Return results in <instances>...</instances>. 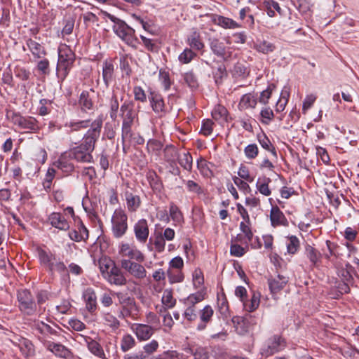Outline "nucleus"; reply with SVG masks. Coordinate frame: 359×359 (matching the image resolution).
<instances>
[{
    "label": "nucleus",
    "mask_w": 359,
    "mask_h": 359,
    "mask_svg": "<svg viewBox=\"0 0 359 359\" xmlns=\"http://www.w3.org/2000/svg\"><path fill=\"white\" fill-rule=\"evenodd\" d=\"M103 14L114 23L112 27L114 33L128 46L134 49H137L140 41L135 36V29L128 26L123 20L106 11L103 12Z\"/></svg>",
    "instance_id": "obj_1"
},
{
    "label": "nucleus",
    "mask_w": 359,
    "mask_h": 359,
    "mask_svg": "<svg viewBox=\"0 0 359 359\" xmlns=\"http://www.w3.org/2000/svg\"><path fill=\"white\" fill-rule=\"evenodd\" d=\"M187 308L183 313L184 318L188 322L195 321L198 316L199 317V322L197 325L196 329L198 331L204 330L208 324L212 320L214 315V310L210 305L205 306L202 309L198 310L196 306L186 305Z\"/></svg>",
    "instance_id": "obj_2"
},
{
    "label": "nucleus",
    "mask_w": 359,
    "mask_h": 359,
    "mask_svg": "<svg viewBox=\"0 0 359 359\" xmlns=\"http://www.w3.org/2000/svg\"><path fill=\"white\" fill-rule=\"evenodd\" d=\"M75 61V53L69 46L61 44L58 48V60L57 74L58 78L64 80L68 75Z\"/></svg>",
    "instance_id": "obj_3"
},
{
    "label": "nucleus",
    "mask_w": 359,
    "mask_h": 359,
    "mask_svg": "<svg viewBox=\"0 0 359 359\" xmlns=\"http://www.w3.org/2000/svg\"><path fill=\"white\" fill-rule=\"evenodd\" d=\"M121 116L123 119L121 127L122 142L130 141L133 137L132 126L134 124L135 119L137 117L136 112L133 110V106L130 103L124 102L121 106Z\"/></svg>",
    "instance_id": "obj_4"
},
{
    "label": "nucleus",
    "mask_w": 359,
    "mask_h": 359,
    "mask_svg": "<svg viewBox=\"0 0 359 359\" xmlns=\"http://www.w3.org/2000/svg\"><path fill=\"white\" fill-rule=\"evenodd\" d=\"M17 301L18 309L25 316H34L37 312L35 297L27 289L17 290Z\"/></svg>",
    "instance_id": "obj_5"
},
{
    "label": "nucleus",
    "mask_w": 359,
    "mask_h": 359,
    "mask_svg": "<svg viewBox=\"0 0 359 359\" xmlns=\"http://www.w3.org/2000/svg\"><path fill=\"white\" fill-rule=\"evenodd\" d=\"M102 125L103 116H99L91 123L90 128L84 134L80 144L93 152L96 142L100 136Z\"/></svg>",
    "instance_id": "obj_6"
},
{
    "label": "nucleus",
    "mask_w": 359,
    "mask_h": 359,
    "mask_svg": "<svg viewBox=\"0 0 359 359\" xmlns=\"http://www.w3.org/2000/svg\"><path fill=\"white\" fill-rule=\"evenodd\" d=\"M287 342L285 338L280 334H273L265 341L260 349L262 356L268 358L285 348Z\"/></svg>",
    "instance_id": "obj_7"
},
{
    "label": "nucleus",
    "mask_w": 359,
    "mask_h": 359,
    "mask_svg": "<svg viewBox=\"0 0 359 359\" xmlns=\"http://www.w3.org/2000/svg\"><path fill=\"white\" fill-rule=\"evenodd\" d=\"M128 230V216L121 209H116L111 217V231L114 236L120 238Z\"/></svg>",
    "instance_id": "obj_8"
},
{
    "label": "nucleus",
    "mask_w": 359,
    "mask_h": 359,
    "mask_svg": "<svg viewBox=\"0 0 359 359\" xmlns=\"http://www.w3.org/2000/svg\"><path fill=\"white\" fill-rule=\"evenodd\" d=\"M118 253L121 259L144 262L145 255L135 245L128 243H121L118 245Z\"/></svg>",
    "instance_id": "obj_9"
},
{
    "label": "nucleus",
    "mask_w": 359,
    "mask_h": 359,
    "mask_svg": "<svg viewBox=\"0 0 359 359\" xmlns=\"http://www.w3.org/2000/svg\"><path fill=\"white\" fill-rule=\"evenodd\" d=\"M142 262L121 259V267L136 279L142 280L147 277L145 267L141 264Z\"/></svg>",
    "instance_id": "obj_10"
},
{
    "label": "nucleus",
    "mask_w": 359,
    "mask_h": 359,
    "mask_svg": "<svg viewBox=\"0 0 359 359\" xmlns=\"http://www.w3.org/2000/svg\"><path fill=\"white\" fill-rule=\"evenodd\" d=\"M74 161L81 163H91L93 162V152L79 144L67 150Z\"/></svg>",
    "instance_id": "obj_11"
},
{
    "label": "nucleus",
    "mask_w": 359,
    "mask_h": 359,
    "mask_svg": "<svg viewBox=\"0 0 359 359\" xmlns=\"http://www.w3.org/2000/svg\"><path fill=\"white\" fill-rule=\"evenodd\" d=\"M131 328L141 341L149 339L155 332V328L148 324L135 323Z\"/></svg>",
    "instance_id": "obj_12"
},
{
    "label": "nucleus",
    "mask_w": 359,
    "mask_h": 359,
    "mask_svg": "<svg viewBox=\"0 0 359 359\" xmlns=\"http://www.w3.org/2000/svg\"><path fill=\"white\" fill-rule=\"evenodd\" d=\"M43 345L47 350L53 353L56 357L67 359L72 355L70 350L61 344L45 341Z\"/></svg>",
    "instance_id": "obj_13"
},
{
    "label": "nucleus",
    "mask_w": 359,
    "mask_h": 359,
    "mask_svg": "<svg viewBox=\"0 0 359 359\" xmlns=\"http://www.w3.org/2000/svg\"><path fill=\"white\" fill-rule=\"evenodd\" d=\"M73 160L69 153L66 151L60 156L57 161L55 163V165L63 172L69 175L72 173L75 168L74 164L72 162Z\"/></svg>",
    "instance_id": "obj_14"
},
{
    "label": "nucleus",
    "mask_w": 359,
    "mask_h": 359,
    "mask_svg": "<svg viewBox=\"0 0 359 359\" xmlns=\"http://www.w3.org/2000/svg\"><path fill=\"white\" fill-rule=\"evenodd\" d=\"M134 232L137 240L144 243L149 234L147 221L145 219L138 220L134 225Z\"/></svg>",
    "instance_id": "obj_15"
},
{
    "label": "nucleus",
    "mask_w": 359,
    "mask_h": 359,
    "mask_svg": "<svg viewBox=\"0 0 359 359\" xmlns=\"http://www.w3.org/2000/svg\"><path fill=\"white\" fill-rule=\"evenodd\" d=\"M149 100L154 111L156 114H165L166 107L162 95L155 91H151L149 95Z\"/></svg>",
    "instance_id": "obj_16"
},
{
    "label": "nucleus",
    "mask_w": 359,
    "mask_h": 359,
    "mask_svg": "<svg viewBox=\"0 0 359 359\" xmlns=\"http://www.w3.org/2000/svg\"><path fill=\"white\" fill-rule=\"evenodd\" d=\"M211 20L215 25L224 29H238L242 27L241 25L233 19L219 15L212 14Z\"/></svg>",
    "instance_id": "obj_17"
},
{
    "label": "nucleus",
    "mask_w": 359,
    "mask_h": 359,
    "mask_svg": "<svg viewBox=\"0 0 359 359\" xmlns=\"http://www.w3.org/2000/svg\"><path fill=\"white\" fill-rule=\"evenodd\" d=\"M304 254L310 262L311 267L318 268L320 266L322 262L323 255L318 250L307 244L305 246Z\"/></svg>",
    "instance_id": "obj_18"
},
{
    "label": "nucleus",
    "mask_w": 359,
    "mask_h": 359,
    "mask_svg": "<svg viewBox=\"0 0 359 359\" xmlns=\"http://www.w3.org/2000/svg\"><path fill=\"white\" fill-rule=\"evenodd\" d=\"M105 279L111 285L118 286H123L126 285L127 280L121 269L118 266H114L111 268L108 276H106Z\"/></svg>",
    "instance_id": "obj_19"
},
{
    "label": "nucleus",
    "mask_w": 359,
    "mask_h": 359,
    "mask_svg": "<svg viewBox=\"0 0 359 359\" xmlns=\"http://www.w3.org/2000/svg\"><path fill=\"white\" fill-rule=\"evenodd\" d=\"M288 282V278L283 275H277L274 278L268 280V284L271 293L276 295L280 292Z\"/></svg>",
    "instance_id": "obj_20"
},
{
    "label": "nucleus",
    "mask_w": 359,
    "mask_h": 359,
    "mask_svg": "<svg viewBox=\"0 0 359 359\" xmlns=\"http://www.w3.org/2000/svg\"><path fill=\"white\" fill-rule=\"evenodd\" d=\"M270 219L271 225L273 227L278 226H287L289 224L287 218L280 208L276 205L273 206L271 209Z\"/></svg>",
    "instance_id": "obj_21"
},
{
    "label": "nucleus",
    "mask_w": 359,
    "mask_h": 359,
    "mask_svg": "<svg viewBox=\"0 0 359 359\" xmlns=\"http://www.w3.org/2000/svg\"><path fill=\"white\" fill-rule=\"evenodd\" d=\"M48 222L52 226L62 231H67L69 224L65 217L60 212H53L48 216Z\"/></svg>",
    "instance_id": "obj_22"
},
{
    "label": "nucleus",
    "mask_w": 359,
    "mask_h": 359,
    "mask_svg": "<svg viewBox=\"0 0 359 359\" xmlns=\"http://www.w3.org/2000/svg\"><path fill=\"white\" fill-rule=\"evenodd\" d=\"M37 253L40 264L48 271L50 268L51 269L53 262L56 261L55 255L42 248H38Z\"/></svg>",
    "instance_id": "obj_23"
},
{
    "label": "nucleus",
    "mask_w": 359,
    "mask_h": 359,
    "mask_svg": "<svg viewBox=\"0 0 359 359\" xmlns=\"http://www.w3.org/2000/svg\"><path fill=\"white\" fill-rule=\"evenodd\" d=\"M170 218L172 220L175 226H182L184 223L183 214L174 203H170L169 216L166 215V221L169 222Z\"/></svg>",
    "instance_id": "obj_24"
},
{
    "label": "nucleus",
    "mask_w": 359,
    "mask_h": 359,
    "mask_svg": "<svg viewBox=\"0 0 359 359\" xmlns=\"http://www.w3.org/2000/svg\"><path fill=\"white\" fill-rule=\"evenodd\" d=\"M83 297L86 302V308L90 313H93L97 309V297L93 288L88 287L83 292Z\"/></svg>",
    "instance_id": "obj_25"
},
{
    "label": "nucleus",
    "mask_w": 359,
    "mask_h": 359,
    "mask_svg": "<svg viewBox=\"0 0 359 359\" xmlns=\"http://www.w3.org/2000/svg\"><path fill=\"white\" fill-rule=\"evenodd\" d=\"M114 65L111 60H105L102 65V76L103 81L107 87L112 81L114 76Z\"/></svg>",
    "instance_id": "obj_26"
},
{
    "label": "nucleus",
    "mask_w": 359,
    "mask_h": 359,
    "mask_svg": "<svg viewBox=\"0 0 359 359\" xmlns=\"http://www.w3.org/2000/svg\"><path fill=\"white\" fill-rule=\"evenodd\" d=\"M80 336L84 339V341L87 344L88 348L91 353L100 358H105L104 350L101 345L97 341L93 340L90 337L83 336L81 334Z\"/></svg>",
    "instance_id": "obj_27"
},
{
    "label": "nucleus",
    "mask_w": 359,
    "mask_h": 359,
    "mask_svg": "<svg viewBox=\"0 0 359 359\" xmlns=\"http://www.w3.org/2000/svg\"><path fill=\"white\" fill-rule=\"evenodd\" d=\"M26 45L35 58H42L46 55L45 48L41 43L32 39H28L26 41Z\"/></svg>",
    "instance_id": "obj_28"
},
{
    "label": "nucleus",
    "mask_w": 359,
    "mask_h": 359,
    "mask_svg": "<svg viewBox=\"0 0 359 359\" xmlns=\"http://www.w3.org/2000/svg\"><path fill=\"white\" fill-rule=\"evenodd\" d=\"M257 103V97L252 93L243 95L238 104L240 110H245L249 108H255Z\"/></svg>",
    "instance_id": "obj_29"
},
{
    "label": "nucleus",
    "mask_w": 359,
    "mask_h": 359,
    "mask_svg": "<svg viewBox=\"0 0 359 359\" xmlns=\"http://www.w3.org/2000/svg\"><path fill=\"white\" fill-rule=\"evenodd\" d=\"M125 197L126 201V205L128 210L130 212H135L141 205L140 197L137 195H135L130 191L125 193Z\"/></svg>",
    "instance_id": "obj_30"
},
{
    "label": "nucleus",
    "mask_w": 359,
    "mask_h": 359,
    "mask_svg": "<svg viewBox=\"0 0 359 359\" xmlns=\"http://www.w3.org/2000/svg\"><path fill=\"white\" fill-rule=\"evenodd\" d=\"M98 266L102 276L105 278L111 271V268L116 266V264L111 259L103 256L98 259Z\"/></svg>",
    "instance_id": "obj_31"
},
{
    "label": "nucleus",
    "mask_w": 359,
    "mask_h": 359,
    "mask_svg": "<svg viewBox=\"0 0 359 359\" xmlns=\"http://www.w3.org/2000/svg\"><path fill=\"white\" fill-rule=\"evenodd\" d=\"M69 236L71 240L80 242L85 241L88 238V231L86 227L81 224L78 226V229H74L69 232Z\"/></svg>",
    "instance_id": "obj_32"
},
{
    "label": "nucleus",
    "mask_w": 359,
    "mask_h": 359,
    "mask_svg": "<svg viewBox=\"0 0 359 359\" xmlns=\"http://www.w3.org/2000/svg\"><path fill=\"white\" fill-rule=\"evenodd\" d=\"M137 311V306L134 299L128 300V302L121 305L119 317L126 318L134 315Z\"/></svg>",
    "instance_id": "obj_33"
},
{
    "label": "nucleus",
    "mask_w": 359,
    "mask_h": 359,
    "mask_svg": "<svg viewBox=\"0 0 359 359\" xmlns=\"http://www.w3.org/2000/svg\"><path fill=\"white\" fill-rule=\"evenodd\" d=\"M257 140L263 149L270 151L275 158H277V152L276 149L266 134H258Z\"/></svg>",
    "instance_id": "obj_34"
},
{
    "label": "nucleus",
    "mask_w": 359,
    "mask_h": 359,
    "mask_svg": "<svg viewBox=\"0 0 359 359\" xmlns=\"http://www.w3.org/2000/svg\"><path fill=\"white\" fill-rule=\"evenodd\" d=\"M229 112L227 109L221 104H217L212 111V116L216 121H228Z\"/></svg>",
    "instance_id": "obj_35"
},
{
    "label": "nucleus",
    "mask_w": 359,
    "mask_h": 359,
    "mask_svg": "<svg viewBox=\"0 0 359 359\" xmlns=\"http://www.w3.org/2000/svg\"><path fill=\"white\" fill-rule=\"evenodd\" d=\"M179 164L186 170L191 171L192 169L193 158L189 152H184L177 155Z\"/></svg>",
    "instance_id": "obj_36"
},
{
    "label": "nucleus",
    "mask_w": 359,
    "mask_h": 359,
    "mask_svg": "<svg viewBox=\"0 0 359 359\" xmlns=\"http://www.w3.org/2000/svg\"><path fill=\"white\" fill-rule=\"evenodd\" d=\"M270 182L271 179L269 177H264L262 178H258L256 183V187L260 194L266 196L271 195V191L269 187V184Z\"/></svg>",
    "instance_id": "obj_37"
},
{
    "label": "nucleus",
    "mask_w": 359,
    "mask_h": 359,
    "mask_svg": "<svg viewBox=\"0 0 359 359\" xmlns=\"http://www.w3.org/2000/svg\"><path fill=\"white\" fill-rule=\"evenodd\" d=\"M91 123L92 122H90V119L81 120L78 121H70L65 124V127L69 128V133H72L79 131L81 129H86L89 126L90 127Z\"/></svg>",
    "instance_id": "obj_38"
},
{
    "label": "nucleus",
    "mask_w": 359,
    "mask_h": 359,
    "mask_svg": "<svg viewBox=\"0 0 359 359\" xmlns=\"http://www.w3.org/2000/svg\"><path fill=\"white\" fill-rule=\"evenodd\" d=\"M140 41L139 44H142L147 50L149 52H157L158 51V46H157V40L154 39H151L147 36L141 34L140 36Z\"/></svg>",
    "instance_id": "obj_39"
},
{
    "label": "nucleus",
    "mask_w": 359,
    "mask_h": 359,
    "mask_svg": "<svg viewBox=\"0 0 359 359\" xmlns=\"http://www.w3.org/2000/svg\"><path fill=\"white\" fill-rule=\"evenodd\" d=\"M79 104L82 110L86 111L92 109L93 107V102L90 97V93L87 90H83L79 97Z\"/></svg>",
    "instance_id": "obj_40"
},
{
    "label": "nucleus",
    "mask_w": 359,
    "mask_h": 359,
    "mask_svg": "<svg viewBox=\"0 0 359 359\" xmlns=\"http://www.w3.org/2000/svg\"><path fill=\"white\" fill-rule=\"evenodd\" d=\"M163 147L162 142L155 139H150L147 144L148 152L156 156H160Z\"/></svg>",
    "instance_id": "obj_41"
},
{
    "label": "nucleus",
    "mask_w": 359,
    "mask_h": 359,
    "mask_svg": "<svg viewBox=\"0 0 359 359\" xmlns=\"http://www.w3.org/2000/svg\"><path fill=\"white\" fill-rule=\"evenodd\" d=\"M351 269V265L348 263L346 264V268L337 270V276L341 279V283H353V278L350 271Z\"/></svg>",
    "instance_id": "obj_42"
},
{
    "label": "nucleus",
    "mask_w": 359,
    "mask_h": 359,
    "mask_svg": "<svg viewBox=\"0 0 359 359\" xmlns=\"http://www.w3.org/2000/svg\"><path fill=\"white\" fill-rule=\"evenodd\" d=\"M286 245L287 253L294 255L300 248V241L296 236H291L287 237Z\"/></svg>",
    "instance_id": "obj_43"
},
{
    "label": "nucleus",
    "mask_w": 359,
    "mask_h": 359,
    "mask_svg": "<svg viewBox=\"0 0 359 359\" xmlns=\"http://www.w3.org/2000/svg\"><path fill=\"white\" fill-rule=\"evenodd\" d=\"M210 49L216 55L219 57L224 56L226 49L224 43L217 39H212L210 43Z\"/></svg>",
    "instance_id": "obj_44"
},
{
    "label": "nucleus",
    "mask_w": 359,
    "mask_h": 359,
    "mask_svg": "<svg viewBox=\"0 0 359 359\" xmlns=\"http://www.w3.org/2000/svg\"><path fill=\"white\" fill-rule=\"evenodd\" d=\"M188 44L193 48L200 50L204 47L199 33L194 32L187 39Z\"/></svg>",
    "instance_id": "obj_45"
},
{
    "label": "nucleus",
    "mask_w": 359,
    "mask_h": 359,
    "mask_svg": "<svg viewBox=\"0 0 359 359\" xmlns=\"http://www.w3.org/2000/svg\"><path fill=\"white\" fill-rule=\"evenodd\" d=\"M255 48L259 53L269 54L275 50L276 46L271 42L262 41H258L255 44Z\"/></svg>",
    "instance_id": "obj_46"
},
{
    "label": "nucleus",
    "mask_w": 359,
    "mask_h": 359,
    "mask_svg": "<svg viewBox=\"0 0 359 359\" xmlns=\"http://www.w3.org/2000/svg\"><path fill=\"white\" fill-rule=\"evenodd\" d=\"M20 128L36 131L39 129V126L35 118L32 116H24Z\"/></svg>",
    "instance_id": "obj_47"
},
{
    "label": "nucleus",
    "mask_w": 359,
    "mask_h": 359,
    "mask_svg": "<svg viewBox=\"0 0 359 359\" xmlns=\"http://www.w3.org/2000/svg\"><path fill=\"white\" fill-rule=\"evenodd\" d=\"M109 116L112 120H115L117 117V113L119 108V103L118 101L117 95L113 93L109 101Z\"/></svg>",
    "instance_id": "obj_48"
},
{
    "label": "nucleus",
    "mask_w": 359,
    "mask_h": 359,
    "mask_svg": "<svg viewBox=\"0 0 359 359\" xmlns=\"http://www.w3.org/2000/svg\"><path fill=\"white\" fill-rule=\"evenodd\" d=\"M19 346L22 354L25 357L28 358L34 355V345L30 341L27 339H23L22 341H20Z\"/></svg>",
    "instance_id": "obj_49"
},
{
    "label": "nucleus",
    "mask_w": 359,
    "mask_h": 359,
    "mask_svg": "<svg viewBox=\"0 0 359 359\" xmlns=\"http://www.w3.org/2000/svg\"><path fill=\"white\" fill-rule=\"evenodd\" d=\"M34 327L35 330H36L41 334H43V335H48V334L55 335L57 334L56 330L53 329L49 325H48L42 321L35 322Z\"/></svg>",
    "instance_id": "obj_50"
},
{
    "label": "nucleus",
    "mask_w": 359,
    "mask_h": 359,
    "mask_svg": "<svg viewBox=\"0 0 359 359\" xmlns=\"http://www.w3.org/2000/svg\"><path fill=\"white\" fill-rule=\"evenodd\" d=\"M136 344L134 337L130 334H125L121 341V349L123 352H127Z\"/></svg>",
    "instance_id": "obj_51"
},
{
    "label": "nucleus",
    "mask_w": 359,
    "mask_h": 359,
    "mask_svg": "<svg viewBox=\"0 0 359 359\" xmlns=\"http://www.w3.org/2000/svg\"><path fill=\"white\" fill-rule=\"evenodd\" d=\"M158 346L159 344L156 340H151L149 343L146 344L143 346L142 352L144 353V355L147 356V359H154L152 355L157 351Z\"/></svg>",
    "instance_id": "obj_52"
},
{
    "label": "nucleus",
    "mask_w": 359,
    "mask_h": 359,
    "mask_svg": "<svg viewBox=\"0 0 359 359\" xmlns=\"http://www.w3.org/2000/svg\"><path fill=\"white\" fill-rule=\"evenodd\" d=\"M167 275L171 284L181 283L184 278L182 270L168 269Z\"/></svg>",
    "instance_id": "obj_53"
},
{
    "label": "nucleus",
    "mask_w": 359,
    "mask_h": 359,
    "mask_svg": "<svg viewBox=\"0 0 359 359\" xmlns=\"http://www.w3.org/2000/svg\"><path fill=\"white\" fill-rule=\"evenodd\" d=\"M102 318L104 320V323L112 328L113 330H116L120 326L119 320L110 313H103Z\"/></svg>",
    "instance_id": "obj_54"
},
{
    "label": "nucleus",
    "mask_w": 359,
    "mask_h": 359,
    "mask_svg": "<svg viewBox=\"0 0 359 359\" xmlns=\"http://www.w3.org/2000/svg\"><path fill=\"white\" fill-rule=\"evenodd\" d=\"M150 243L153 242L156 250L161 253L164 251L165 246V240L161 233L154 234V238L149 239Z\"/></svg>",
    "instance_id": "obj_55"
},
{
    "label": "nucleus",
    "mask_w": 359,
    "mask_h": 359,
    "mask_svg": "<svg viewBox=\"0 0 359 359\" xmlns=\"http://www.w3.org/2000/svg\"><path fill=\"white\" fill-rule=\"evenodd\" d=\"M205 299V295L203 292H198L191 294L184 300L185 305L196 306V304L202 302Z\"/></svg>",
    "instance_id": "obj_56"
},
{
    "label": "nucleus",
    "mask_w": 359,
    "mask_h": 359,
    "mask_svg": "<svg viewBox=\"0 0 359 359\" xmlns=\"http://www.w3.org/2000/svg\"><path fill=\"white\" fill-rule=\"evenodd\" d=\"M162 303L166 307L171 309L176 304V299L173 297L172 292L170 290H165L162 297Z\"/></svg>",
    "instance_id": "obj_57"
},
{
    "label": "nucleus",
    "mask_w": 359,
    "mask_h": 359,
    "mask_svg": "<svg viewBox=\"0 0 359 359\" xmlns=\"http://www.w3.org/2000/svg\"><path fill=\"white\" fill-rule=\"evenodd\" d=\"M196 54L190 48H185L184 51L180 54L178 60L182 64L189 63L195 57Z\"/></svg>",
    "instance_id": "obj_58"
},
{
    "label": "nucleus",
    "mask_w": 359,
    "mask_h": 359,
    "mask_svg": "<svg viewBox=\"0 0 359 359\" xmlns=\"http://www.w3.org/2000/svg\"><path fill=\"white\" fill-rule=\"evenodd\" d=\"M55 271L61 274H67L68 270L62 261L56 259V261L53 262L51 269H48V272L51 274H53Z\"/></svg>",
    "instance_id": "obj_59"
},
{
    "label": "nucleus",
    "mask_w": 359,
    "mask_h": 359,
    "mask_svg": "<svg viewBox=\"0 0 359 359\" xmlns=\"http://www.w3.org/2000/svg\"><path fill=\"white\" fill-rule=\"evenodd\" d=\"M245 157L249 160L255 159L259 154V149L256 144H250L244 149Z\"/></svg>",
    "instance_id": "obj_60"
},
{
    "label": "nucleus",
    "mask_w": 359,
    "mask_h": 359,
    "mask_svg": "<svg viewBox=\"0 0 359 359\" xmlns=\"http://www.w3.org/2000/svg\"><path fill=\"white\" fill-rule=\"evenodd\" d=\"M259 305V297L255 294L251 297L250 303L246 300L243 304L244 309L248 312H252L256 310Z\"/></svg>",
    "instance_id": "obj_61"
},
{
    "label": "nucleus",
    "mask_w": 359,
    "mask_h": 359,
    "mask_svg": "<svg viewBox=\"0 0 359 359\" xmlns=\"http://www.w3.org/2000/svg\"><path fill=\"white\" fill-rule=\"evenodd\" d=\"M245 247H242L238 244H231L230 247V254L232 256L240 257L245 254L248 249V244Z\"/></svg>",
    "instance_id": "obj_62"
},
{
    "label": "nucleus",
    "mask_w": 359,
    "mask_h": 359,
    "mask_svg": "<svg viewBox=\"0 0 359 359\" xmlns=\"http://www.w3.org/2000/svg\"><path fill=\"white\" fill-rule=\"evenodd\" d=\"M184 80L191 88L196 89L198 87L197 78L193 72L185 73L184 75Z\"/></svg>",
    "instance_id": "obj_63"
},
{
    "label": "nucleus",
    "mask_w": 359,
    "mask_h": 359,
    "mask_svg": "<svg viewBox=\"0 0 359 359\" xmlns=\"http://www.w3.org/2000/svg\"><path fill=\"white\" fill-rule=\"evenodd\" d=\"M194 359H208L209 353L205 348L197 347L195 349H190Z\"/></svg>",
    "instance_id": "obj_64"
}]
</instances>
